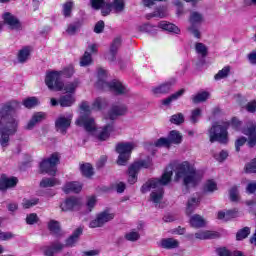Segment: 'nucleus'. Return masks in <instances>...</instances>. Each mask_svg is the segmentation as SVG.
<instances>
[{"instance_id":"nucleus-1","label":"nucleus","mask_w":256,"mask_h":256,"mask_svg":"<svg viewBox=\"0 0 256 256\" xmlns=\"http://www.w3.org/2000/svg\"><path fill=\"white\" fill-rule=\"evenodd\" d=\"M21 104L17 101H11L2 106L0 110V145L1 147H9L11 136L17 133L19 129V118L17 110Z\"/></svg>"},{"instance_id":"nucleus-2","label":"nucleus","mask_w":256,"mask_h":256,"mask_svg":"<svg viewBox=\"0 0 256 256\" xmlns=\"http://www.w3.org/2000/svg\"><path fill=\"white\" fill-rule=\"evenodd\" d=\"M171 177H173V168H167L161 178H152L141 187L142 193H149V191H152L150 194V201L154 203L156 207L163 201V195L165 193L163 187L171 183Z\"/></svg>"},{"instance_id":"nucleus-3","label":"nucleus","mask_w":256,"mask_h":256,"mask_svg":"<svg viewBox=\"0 0 256 256\" xmlns=\"http://www.w3.org/2000/svg\"><path fill=\"white\" fill-rule=\"evenodd\" d=\"M175 181H182L183 186L187 187H196L201 181V173L195 168L189 161H184L177 164L175 168Z\"/></svg>"},{"instance_id":"nucleus-4","label":"nucleus","mask_w":256,"mask_h":256,"mask_svg":"<svg viewBox=\"0 0 256 256\" xmlns=\"http://www.w3.org/2000/svg\"><path fill=\"white\" fill-rule=\"evenodd\" d=\"M83 235V228L79 227L74 232L72 235L65 241V244L56 241L52 242L50 246H46L42 248V251L44 255L46 256H53L56 253H60L62 249H65V247H75L77 245V241H79V237Z\"/></svg>"},{"instance_id":"nucleus-5","label":"nucleus","mask_w":256,"mask_h":256,"mask_svg":"<svg viewBox=\"0 0 256 256\" xmlns=\"http://www.w3.org/2000/svg\"><path fill=\"white\" fill-rule=\"evenodd\" d=\"M91 113V106L89 103L82 102L80 105V115L75 121V125L78 127H83L87 133H91L95 135L97 133V124L95 123V119L89 115Z\"/></svg>"},{"instance_id":"nucleus-6","label":"nucleus","mask_w":256,"mask_h":256,"mask_svg":"<svg viewBox=\"0 0 256 256\" xmlns=\"http://www.w3.org/2000/svg\"><path fill=\"white\" fill-rule=\"evenodd\" d=\"M107 71H105L103 68H100L98 70V82L97 87L99 89H103L104 91H113L116 93V95H125L128 93L129 90L121 82L119 81H112L107 82Z\"/></svg>"},{"instance_id":"nucleus-7","label":"nucleus","mask_w":256,"mask_h":256,"mask_svg":"<svg viewBox=\"0 0 256 256\" xmlns=\"http://www.w3.org/2000/svg\"><path fill=\"white\" fill-rule=\"evenodd\" d=\"M229 129L228 122H216L212 125V127L208 131L210 143H222L223 145H227L229 143Z\"/></svg>"},{"instance_id":"nucleus-8","label":"nucleus","mask_w":256,"mask_h":256,"mask_svg":"<svg viewBox=\"0 0 256 256\" xmlns=\"http://www.w3.org/2000/svg\"><path fill=\"white\" fill-rule=\"evenodd\" d=\"M59 159H61V156L59 153L55 152L49 158L43 160L40 163L41 173H47V175L55 177L57 174V165H59Z\"/></svg>"},{"instance_id":"nucleus-9","label":"nucleus","mask_w":256,"mask_h":256,"mask_svg":"<svg viewBox=\"0 0 256 256\" xmlns=\"http://www.w3.org/2000/svg\"><path fill=\"white\" fill-rule=\"evenodd\" d=\"M135 149V144L131 142L119 143L116 145V152L119 154L117 165H127L131 157L132 151Z\"/></svg>"},{"instance_id":"nucleus-10","label":"nucleus","mask_w":256,"mask_h":256,"mask_svg":"<svg viewBox=\"0 0 256 256\" xmlns=\"http://www.w3.org/2000/svg\"><path fill=\"white\" fill-rule=\"evenodd\" d=\"M153 166V161L151 158H147L146 160H141L139 162H135L132 164L128 169V182L131 185H134V183H137V173L141 171V169H149V167Z\"/></svg>"},{"instance_id":"nucleus-11","label":"nucleus","mask_w":256,"mask_h":256,"mask_svg":"<svg viewBox=\"0 0 256 256\" xmlns=\"http://www.w3.org/2000/svg\"><path fill=\"white\" fill-rule=\"evenodd\" d=\"M45 84L50 91H63V80H61V72L51 71L46 74Z\"/></svg>"},{"instance_id":"nucleus-12","label":"nucleus","mask_w":256,"mask_h":256,"mask_svg":"<svg viewBox=\"0 0 256 256\" xmlns=\"http://www.w3.org/2000/svg\"><path fill=\"white\" fill-rule=\"evenodd\" d=\"M115 219V214L112 213L109 210H105L103 212H100L96 219L92 220L90 222L91 229H96L97 227H103L105 223H109V221H113Z\"/></svg>"},{"instance_id":"nucleus-13","label":"nucleus","mask_w":256,"mask_h":256,"mask_svg":"<svg viewBox=\"0 0 256 256\" xmlns=\"http://www.w3.org/2000/svg\"><path fill=\"white\" fill-rule=\"evenodd\" d=\"M73 119V116L65 117L60 116L57 118L55 122L56 131L58 133H61L62 135L67 134V129L71 127V120Z\"/></svg>"},{"instance_id":"nucleus-14","label":"nucleus","mask_w":256,"mask_h":256,"mask_svg":"<svg viewBox=\"0 0 256 256\" xmlns=\"http://www.w3.org/2000/svg\"><path fill=\"white\" fill-rule=\"evenodd\" d=\"M80 205H81V200L79 198L70 197L60 204V209L61 211H64V212L75 211V209H79Z\"/></svg>"},{"instance_id":"nucleus-15","label":"nucleus","mask_w":256,"mask_h":256,"mask_svg":"<svg viewBox=\"0 0 256 256\" xmlns=\"http://www.w3.org/2000/svg\"><path fill=\"white\" fill-rule=\"evenodd\" d=\"M244 135L248 137V146L255 147L256 145V124L255 122H249L247 127L243 130Z\"/></svg>"},{"instance_id":"nucleus-16","label":"nucleus","mask_w":256,"mask_h":256,"mask_svg":"<svg viewBox=\"0 0 256 256\" xmlns=\"http://www.w3.org/2000/svg\"><path fill=\"white\" fill-rule=\"evenodd\" d=\"M128 111L129 109L125 104L114 105L109 112V119L113 121V119H117V117L127 115Z\"/></svg>"},{"instance_id":"nucleus-17","label":"nucleus","mask_w":256,"mask_h":256,"mask_svg":"<svg viewBox=\"0 0 256 256\" xmlns=\"http://www.w3.org/2000/svg\"><path fill=\"white\" fill-rule=\"evenodd\" d=\"M47 119V114L44 112H36L32 115V118L28 121L25 129L31 131L38 123L45 121Z\"/></svg>"},{"instance_id":"nucleus-18","label":"nucleus","mask_w":256,"mask_h":256,"mask_svg":"<svg viewBox=\"0 0 256 256\" xmlns=\"http://www.w3.org/2000/svg\"><path fill=\"white\" fill-rule=\"evenodd\" d=\"M195 239L199 241H205L207 239H217L219 238V233L211 230H201L194 234Z\"/></svg>"},{"instance_id":"nucleus-19","label":"nucleus","mask_w":256,"mask_h":256,"mask_svg":"<svg viewBox=\"0 0 256 256\" xmlns=\"http://www.w3.org/2000/svg\"><path fill=\"white\" fill-rule=\"evenodd\" d=\"M4 23L10 27V29H16L19 30L21 29V22L17 17L12 15L11 13H5L3 16Z\"/></svg>"},{"instance_id":"nucleus-20","label":"nucleus","mask_w":256,"mask_h":256,"mask_svg":"<svg viewBox=\"0 0 256 256\" xmlns=\"http://www.w3.org/2000/svg\"><path fill=\"white\" fill-rule=\"evenodd\" d=\"M83 189V185L77 181L72 182H66L64 186L62 187V191H64L66 194L68 193H80V191Z\"/></svg>"},{"instance_id":"nucleus-21","label":"nucleus","mask_w":256,"mask_h":256,"mask_svg":"<svg viewBox=\"0 0 256 256\" xmlns=\"http://www.w3.org/2000/svg\"><path fill=\"white\" fill-rule=\"evenodd\" d=\"M158 245L162 249H177L179 247V240L174 238H164L159 241Z\"/></svg>"},{"instance_id":"nucleus-22","label":"nucleus","mask_w":256,"mask_h":256,"mask_svg":"<svg viewBox=\"0 0 256 256\" xmlns=\"http://www.w3.org/2000/svg\"><path fill=\"white\" fill-rule=\"evenodd\" d=\"M17 185V178H8L5 175H2L0 178V191H6L7 189H11V187H15Z\"/></svg>"},{"instance_id":"nucleus-23","label":"nucleus","mask_w":256,"mask_h":256,"mask_svg":"<svg viewBox=\"0 0 256 256\" xmlns=\"http://www.w3.org/2000/svg\"><path fill=\"white\" fill-rule=\"evenodd\" d=\"M190 225L194 229H201V227H205L207 225V220L199 214H194L190 217Z\"/></svg>"},{"instance_id":"nucleus-24","label":"nucleus","mask_w":256,"mask_h":256,"mask_svg":"<svg viewBox=\"0 0 256 256\" xmlns=\"http://www.w3.org/2000/svg\"><path fill=\"white\" fill-rule=\"evenodd\" d=\"M171 87H173V82H165L157 87L152 88V93L154 95H165L171 91Z\"/></svg>"},{"instance_id":"nucleus-25","label":"nucleus","mask_w":256,"mask_h":256,"mask_svg":"<svg viewBox=\"0 0 256 256\" xmlns=\"http://www.w3.org/2000/svg\"><path fill=\"white\" fill-rule=\"evenodd\" d=\"M111 132H113V123L101 128L97 134V138L99 141H107V139H109V135H111Z\"/></svg>"},{"instance_id":"nucleus-26","label":"nucleus","mask_w":256,"mask_h":256,"mask_svg":"<svg viewBox=\"0 0 256 256\" xmlns=\"http://www.w3.org/2000/svg\"><path fill=\"white\" fill-rule=\"evenodd\" d=\"M31 57V47L26 46L19 50L17 59L20 63H27Z\"/></svg>"},{"instance_id":"nucleus-27","label":"nucleus","mask_w":256,"mask_h":256,"mask_svg":"<svg viewBox=\"0 0 256 256\" xmlns=\"http://www.w3.org/2000/svg\"><path fill=\"white\" fill-rule=\"evenodd\" d=\"M168 140L171 145H181L183 142V135L177 130H172L168 136Z\"/></svg>"},{"instance_id":"nucleus-28","label":"nucleus","mask_w":256,"mask_h":256,"mask_svg":"<svg viewBox=\"0 0 256 256\" xmlns=\"http://www.w3.org/2000/svg\"><path fill=\"white\" fill-rule=\"evenodd\" d=\"M83 25V22L76 21L73 23H70L67 25L66 33L70 35V37H73V35H77L79 33V30L81 29V26Z\"/></svg>"},{"instance_id":"nucleus-29","label":"nucleus","mask_w":256,"mask_h":256,"mask_svg":"<svg viewBox=\"0 0 256 256\" xmlns=\"http://www.w3.org/2000/svg\"><path fill=\"white\" fill-rule=\"evenodd\" d=\"M61 185V180L57 178H43L40 181V187L47 189L48 187H57Z\"/></svg>"},{"instance_id":"nucleus-30","label":"nucleus","mask_w":256,"mask_h":256,"mask_svg":"<svg viewBox=\"0 0 256 256\" xmlns=\"http://www.w3.org/2000/svg\"><path fill=\"white\" fill-rule=\"evenodd\" d=\"M158 27L160 29H163L164 31H169V33H176L179 34V27H177L175 24H171L167 21H162L158 24Z\"/></svg>"},{"instance_id":"nucleus-31","label":"nucleus","mask_w":256,"mask_h":256,"mask_svg":"<svg viewBox=\"0 0 256 256\" xmlns=\"http://www.w3.org/2000/svg\"><path fill=\"white\" fill-rule=\"evenodd\" d=\"M58 103L61 107H71L75 103V97L71 94H66L58 100Z\"/></svg>"},{"instance_id":"nucleus-32","label":"nucleus","mask_w":256,"mask_h":256,"mask_svg":"<svg viewBox=\"0 0 256 256\" xmlns=\"http://www.w3.org/2000/svg\"><path fill=\"white\" fill-rule=\"evenodd\" d=\"M185 93V89H181L174 94L170 95L168 98H165L161 100L162 105H165L166 107L171 104L172 101H177L179 97H182V95Z\"/></svg>"},{"instance_id":"nucleus-33","label":"nucleus","mask_w":256,"mask_h":256,"mask_svg":"<svg viewBox=\"0 0 256 256\" xmlns=\"http://www.w3.org/2000/svg\"><path fill=\"white\" fill-rule=\"evenodd\" d=\"M81 85V82L79 79H74L72 82H68L66 84H63V90L67 93H75L77 91V87Z\"/></svg>"},{"instance_id":"nucleus-34","label":"nucleus","mask_w":256,"mask_h":256,"mask_svg":"<svg viewBox=\"0 0 256 256\" xmlns=\"http://www.w3.org/2000/svg\"><path fill=\"white\" fill-rule=\"evenodd\" d=\"M189 21L191 26L201 25V23L203 22V14L197 11H193L190 13Z\"/></svg>"},{"instance_id":"nucleus-35","label":"nucleus","mask_w":256,"mask_h":256,"mask_svg":"<svg viewBox=\"0 0 256 256\" xmlns=\"http://www.w3.org/2000/svg\"><path fill=\"white\" fill-rule=\"evenodd\" d=\"M199 198L192 197L188 200L187 206H186V214L191 215L193 211H195L196 207H199Z\"/></svg>"},{"instance_id":"nucleus-36","label":"nucleus","mask_w":256,"mask_h":256,"mask_svg":"<svg viewBox=\"0 0 256 256\" xmlns=\"http://www.w3.org/2000/svg\"><path fill=\"white\" fill-rule=\"evenodd\" d=\"M230 73H231V66H225L214 76V79L215 81H221V79H227Z\"/></svg>"},{"instance_id":"nucleus-37","label":"nucleus","mask_w":256,"mask_h":256,"mask_svg":"<svg viewBox=\"0 0 256 256\" xmlns=\"http://www.w3.org/2000/svg\"><path fill=\"white\" fill-rule=\"evenodd\" d=\"M125 240L126 241H139L141 239V234L139 233V230L133 229L125 234Z\"/></svg>"},{"instance_id":"nucleus-38","label":"nucleus","mask_w":256,"mask_h":256,"mask_svg":"<svg viewBox=\"0 0 256 256\" xmlns=\"http://www.w3.org/2000/svg\"><path fill=\"white\" fill-rule=\"evenodd\" d=\"M209 92L204 91V92H198L196 95L192 96V102L193 103H203L207 99H209Z\"/></svg>"},{"instance_id":"nucleus-39","label":"nucleus","mask_w":256,"mask_h":256,"mask_svg":"<svg viewBox=\"0 0 256 256\" xmlns=\"http://www.w3.org/2000/svg\"><path fill=\"white\" fill-rule=\"evenodd\" d=\"M80 171L84 177H92L93 166L90 163H85L80 165Z\"/></svg>"},{"instance_id":"nucleus-40","label":"nucleus","mask_w":256,"mask_h":256,"mask_svg":"<svg viewBox=\"0 0 256 256\" xmlns=\"http://www.w3.org/2000/svg\"><path fill=\"white\" fill-rule=\"evenodd\" d=\"M111 7L116 13H123L125 11V0H113Z\"/></svg>"},{"instance_id":"nucleus-41","label":"nucleus","mask_w":256,"mask_h":256,"mask_svg":"<svg viewBox=\"0 0 256 256\" xmlns=\"http://www.w3.org/2000/svg\"><path fill=\"white\" fill-rule=\"evenodd\" d=\"M249 235H251V228L244 227L236 233V239L237 241H243V239H247Z\"/></svg>"},{"instance_id":"nucleus-42","label":"nucleus","mask_w":256,"mask_h":256,"mask_svg":"<svg viewBox=\"0 0 256 256\" xmlns=\"http://www.w3.org/2000/svg\"><path fill=\"white\" fill-rule=\"evenodd\" d=\"M24 107L27 109H33V107H37L39 105V99L37 97H30L23 101Z\"/></svg>"},{"instance_id":"nucleus-43","label":"nucleus","mask_w":256,"mask_h":256,"mask_svg":"<svg viewBox=\"0 0 256 256\" xmlns=\"http://www.w3.org/2000/svg\"><path fill=\"white\" fill-rule=\"evenodd\" d=\"M195 50L198 55H201V57H207L208 48L205 44L201 42L196 43Z\"/></svg>"},{"instance_id":"nucleus-44","label":"nucleus","mask_w":256,"mask_h":256,"mask_svg":"<svg viewBox=\"0 0 256 256\" xmlns=\"http://www.w3.org/2000/svg\"><path fill=\"white\" fill-rule=\"evenodd\" d=\"M213 157L216 161H218V163H223V161L229 157V152H227V150H222L214 153Z\"/></svg>"},{"instance_id":"nucleus-45","label":"nucleus","mask_w":256,"mask_h":256,"mask_svg":"<svg viewBox=\"0 0 256 256\" xmlns=\"http://www.w3.org/2000/svg\"><path fill=\"white\" fill-rule=\"evenodd\" d=\"M106 105L107 100H105V98H97L92 104V109L99 111V109H103V107H106Z\"/></svg>"},{"instance_id":"nucleus-46","label":"nucleus","mask_w":256,"mask_h":256,"mask_svg":"<svg viewBox=\"0 0 256 256\" xmlns=\"http://www.w3.org/2000/svg\"><path fill=\"white\" fill-rule=\"evenodd\" d=\"M92 62L93 59L91 58V54L86 51L80 59V66L87 67L88 65H91Z\"/></svg>"},{"instance_id":"nucleus-47","label":"nucleus","mask_w":256,"mask_h":256,"mask_svg":"<svg viewBox=\"0 0 256 256\" xmlns=\"http://www.w3.org/2000/svg\"><path fill=\"white\" fill-rule=\"evenodd\" d=\"M204 191L206 193H213L217 191V183L213 180H208L204 185Z\"/></svg>"},{"instance_id":"nucleus-48","label":"nucleus","mask_w":256,"mask_h":256,"mask_svg":"<svg viewBox=\"0 0 256 256\" xmlns=\"http://www.w3.org/2000/svg\"><path fill=\"white\" fill-rule=\"evenodd\" d=\"M170 121L174 125H181V123H185V116L183 115V113L174 114L171 116Z\"/></svg>"},{"instance_id":"nucleus-49","label":"nucleus","mask_w":256,"mask_h":256,"mask_svg":"<svg viewBox=\"0 0 256 256\" xmlns=\"http://www.w3.org/2000/svg\"><path fill=\"white\" fill-rule=\"evenodd\" d=\"M73 11V2L67 1L63 5V15L64 17H71V13Z\"/></svg>"},{"instance_id":"nucleus-50","label":"nucleus","mask_w":256,"mask_h":256,"mask_svg":"<svg viewBox=\"0 0 256 256\" xmlns=\"http://www.w3.org/2000/svg\"><path fill=\"white\" fill-rule=\"evenodd\" d=\"M201 113H202V110L200 108H196L192 110L191 116H190L191 123H198L199 119H201Z\"/></svg>"},{"instance_id":"nucleus-51","label":"nucleus","mask_w":256,"mask_h":256,"mask_svg":"<svg viewBox=\"0 0 256 256\" xmlns=\"http://www.w3.org/2000/svg\"><path fill=\"white\" fill-rule=\"evenodd\" d=\"M48 228H49V231H51V233H54V235H57V233H59V231H61V226L55 220H51L48 223Z\"/></svg>"},{"instance_id":"nucleus-52","label":"nucleus","mask_w":256,"mask_h":256,"mask_svg":"<svg viewBox=\"0 0 256 256\" xmlns=\"http://www.w3.org/2000/svg\"><path fill=\"white\" fill-rule=\"evenodd\" d=\"M61 73V77L66 76L67 78L73 77L75 74V68L73 65H69L68 67L64 68L62 71H58Z\"/></svg>"},{"instance_id":"nucleus-53","label":"nucleus","mask_w":256,"mask_h":256,"mask_svg":"<svg viewBox=\"0 0 256 256\" xmlns=\"http://www.w3.org/2000/svg\"><path fill=\"white\" fill-rule=\"evenodd\" d=\"M37 203H39V199L35 198V199H24L22 202V206L24 207V209H30V207H35V205H37Z\"/></svg>"},{"instance_id":"nucleus-54","label":"nucleus","mask_w":256,"mask_h":256,"mask_svg":"<svg viewBox=\"0 0 256 256\" xmlns=\"http://www.w3.org/2000/svg\"><path fill=\"white\" fill-rule=\"evenodd\" d=\"M155 147H171L169 138H160L154 143Z\"/></svg>"},{"instance_id":"nucleus-55","label":"nucleus","mask_w":256,"mask_h":256,"mask_svg":"<svg viewBox=\"0 0 256 256\" xmlns=\"http://www.w3.org/2000/svg\"><path fill=\"white\" fill-rule=\"evenodd\" d=\"M230 199L231 201H239V188L237 186L230 189Z\"/></svg>"},{"instance_id":"nucleus-56","label":"nucleus","mask_w":256,"mask_h":256,"mask_svg":"<svg viewBox=\"0 0 256 256\" xmlns=\"http://www.w3.org/2000/svg\"><path fill=\"white\" fill-rule=\"evenodd\" d=\"M119 47H121V39L116 38V39L112 42V45H111V47H110V52L117 54V51H118Z\"/></svg>"},{"instance_id":"nucleus-57","label":"nucleus","mask_w":256,"mask_h":256,"mask_svg":"<svg viewBox=\"0 0 256 256\" xmlns=\"http://www.w3.org/2000/svg\"><path fill=\"white\" fill-rule=\"evenodd\" d=\"M245 171L246 173H256V159L246 165Z\"/></svg>"},{"instance_id":"nucleus-58","label":"nucleus","mask_w":256,"mask_h":256,"mask_svg":"<svg viewBox=\"0 0 256 256\" xmlns=\"http://www.w3.org/2000/svg\"><path fill=\"white\" fill-rule=\"evenodd\" d=\"M247 143V138L245 137H240L236 140L235 142V149L237 152L241 151V147H243V145Z\"/></svg>"},{"instance_id":"nucleus-59","label":"nucleus","mask_w":256,"mask_h":256,"mask_svg":"<svg viewBox=\"0 0 256 256\" xmlns=\"http://www.w3.org/2000/svg\"><path fill=\"white\" fill-rule=\"evenodd\" d=\"M37 221H39V217H37L35 213L29 214L26 217V223L28 225H34V223H37Z\"/></svg>"},{"instance_id":"nucleus-60","label":"nucleus","mask_w":256,"mask_h":256,"mask_svg":"<svg viewBox=\"0 0 256 256\" xmlns=\"http://www.w3.org/2000/svg\"><path fill=\"white\" fill-rule=\"evenodd\" d=\"M246 193H249L250 195H253V193H256V182H249L246 186Z\"/></svg>"},{"instance_id":"nucleus-61","label":"nucleus","mask_w":256,"mask_h":256,"mask_svg":"<svg viewBox=\"0 0 256 256\" xmlns=\"http://www.w3.org/2000/svg\"><path fill=\"white\" fill-rule=\"evenodd\" d=\"M91 5L93 9L99 10L105 5V0H91Z\"/></svg>"},{"instance_id":"nucleus-62","label":"nucleus","mask_w":256,"mask_h":256,"mask_svg":"<svg viewBox=\"0 0 256 256\" xmlns=\"http://www.w3.org/2000/svg\"><path fill=\"white\" fill-rule=\"evenodd\" d=\"M226 217L228 221H231V219H236V217H239V211L237 210H227L226 211Z\"/></svg>"},{"instance_id":"nucleus-63","label":"nucleus","mask_w":256,"mask_h":256,"mask_svg":"<svg viewBox=\"0 0 256 256\" xmlns=\"http://www.w3.org/2000/svg\"><path fill=\"white\" fill-rule=\"evenodd\" d=\"M103 29H105V22L98 21L94 27L95 33H103Z\"/></svg>"},{"instance_id":"nucleus-64","label":"nucleus","mask_w":256,"mask_h":256,"mask_svg":"<svg viewBox=\"0 0 256 256\" xmlns=\"http://www.w3.org/2000/svg\"><path fill=\"white\" fill-rule=\"evenodd\" d=\"M96 203H97V198H95V196H91L88 198L87 207H88L89 211H91V209H93V207H95Z\"/></svg>"}]
</instances>
